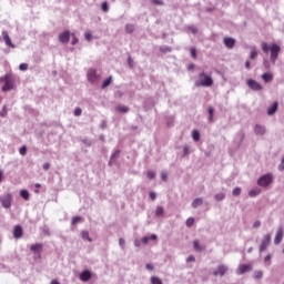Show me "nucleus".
I'll list each match as a JSON object with an SVG mask.
<instances>
[{"label": "nucleus", "instance_id": "f257e3e1", "mask_svg": "<svg viewBox=\"0 0 284 284\" xmlns=\"http://www.w3.org/2000/svg\"><path fill=\"white\" fill-rule=\"evenodd\" d=\"M261 48L262 51L265 52V54H267V52H271V62L273 63V65H276V60L278 59V54L281 52V45L276 43L270 44L267 42H262Z\"/></svg>", "mask_w": 284, "mask_h": 284}, {"label": "nucleus", "instance_id": "f03ea898", "mask_svg": "<svg viewBox=\"0 0 284 284\" xmlns=\"http://www.w3.org/2000/svg\"><path fill=\"white\" fill-rule=\"evenodd\" d=\"M212 85H214L212 77L205 74V72L199 74L195 81V88H212Z\"/></svg>", "mask_w": 284, "mask_h": 284}, {"label": "nucleus", "instance_id": "7ed1b4c3", "mask_svg": "<svg viewBox=\"0 0 284 284\" xmlns=\"http://www.w3.org/2000/svg\"><path fill=\"white\" fill-rule=\"evenodd\" d=\"M13 195L11 192H4L0 195V204L4 210H10L12 207Z\"/></svg>", "mask_w": 284, "mask_h": 284}, {"label": "nucleus", "instance_id": "20e7f679", "mask_svg": "<svg viewBox=\"0 0 284 284\" xmlns=\"http://www.w3.org/2000/svg\"><path fill=\"white\" fill-rule=\"evenodd\" d=\"M0 81H4L2 92H10V90L14 88V78L10 74H6L3 78H0Z\"/></svg>", "mask_w": 284, "mask_h": 284}, {"label": "nucleus", "instance_id": "39448f33", "mask_svg": "<svg viewBox=\"0 0 284 284\" xmlns=\"http://www.w3.org/2000/svg\"><path fill=\"white\" fill-rule=\"evenodd\" d=\"M272 181H274V176L271 173H267V174L262 175L257 180V185H260V187H268V185L272 183Z\"/></svg>", "mask_w": 284, "mask_h": 284}, {"label": "nucleus", "instance_id": "423d86ee", "mask_svg": "<svg viewBox=\"0 0 284 284\" xmlns=\"http://www.w3.org/2000/svg\"><path fill=\"white\" fill-rule=\"evenodd\" d=\"M87 78L89 83H99V81L101 80V73H99V71H97L95 69H89Z\"/></svg>", "mask_w": 284, "mask_h": 284}, {"label": "nucleus", "instance_id": "0eeeda50", "mask_svg": "<svg viewBox=\"0 0 284 284\" xmlns=\"http://www.w3.org/2000/svg\"><path fill=\"white\" fill-rule=\"evenodd\" d=\"M246 83L248 88H251V90H254L255 92H261V90H263V85H261V83L256 82V80L254 79H248Z\"/></svg>", "mask_w": 284, "mask_h": 284}, {"label": "nucleus", "instance_id": "6e6552de", "mask_svg": "<svg viewBox=\"0 0 284 284\" xmlns=\"http://www.w3.org/2000/svg\"><path fill=\"white\" fill-rule=\"evenodd\" d=\"M272 241V235L271 234H266L264 235L261 244H260V252H265V250H267V245H270V242Z\"/></svg>", "mask_w": 284, "mask_h": 284}, {"label": "nucleus", "instance_id": "1a4fd4ad", "mask_svg": "<svg viewBox=\"0 0 284 284\" xmlns=\"http://www.w3.org/2000/svg\"><path fill=\"white\" fill-rule=\"evenodd\" d=\"M227 265L221 264L215 271H213V276H223L224 274H227Z\"/></svg>", "mask_w": 284, "mask_h": 284}, {"label": "nucleus", "instance_id": "9d476101", "mask_svg": "<svg viewBox=\"0 0 284 284\" xmlns=\"http://www.w3.org/2000/svg\"><path fill=\"white\" fill-rule=\"evenodd\" d=\"M70 37L71 33L69 30L63 31L62 33L59 34L60 43H70Z\"/></svg>", "mask_w": 284, "mask_h": 284}, {"label": "nucleus", "instance_id": "9b49d317", "mask_svg": "<svg viewBox=\"0 0 284 284\" xmlns=\"http://www.w3.org/2000/svg\"><path fill=\"white\" fill-rule=\"evenodd\" d=\"M2 39L9 48H17L14 43H12V40L10 39V34H8V31H2Z\"/></svg>", "mask_w": 284, "mask_h": 284}, {"label": "nucleus", "instance_id": "f8f14e48", "mask_svg": "<svg viewBox=\"0 0 284 284\" xmlns=\"http://www.w3.org/2000/svg\"><path fill=\"white\" fill-rule=\"evenodd\" d=\"M283 241V227H277L275 239H274V244L275 245H281V242Z\"/></svg>", "mask_w": 284, "mask_h": 284}, {"label": "nucleus", "instance_id": "ddd939ff", "mask_svg": "<svg viewBox=\"0 0 284 284\" xmlns=\"http://www.w3.org/2000/svg\"><path fill=\"white\" fill-rule=\"evenodd\" d=\"M223 43L226 48H229V50H232V48H234V45H236V40L234 38H224L223 39Z\"/></svg>", "mask_w": 284, "mask_h": 284}, {"label": "nucleus", "instance_id": "4468645a", "mask_svg": "<svg viewBox=\"0 0 284 284\" xmlns=\"http://www.w3.org/2000/svg\"><path fill=\"white\" fill-rule=\"evenodd\" d=\"M254 132H255L256 136L265 135V132H266L265 125L255 124Z\"/></svg>", "mask_w": 284, "mask_h": 284}, {"label": "nucleus", "instance_id": "2eb2a0df", "mask_svg": "<svg viewBox=\"0 0 284 284\" xmlns=\"http://www.w3.org/2000/svg\"><path fill=\"white\" fill-rule=\"evenodd\" d=\"M90 278H92V273L88 270H84L80 274V281H82V283H88V281H90Z\"/></svg>", "mask_w": 284, "mask_h": 284}, {"label": "nucleus", "instance_id": "dca6fc26", "mask_svg": "<svg viewBox=\"0 0 284 284\" xmlns=\"http://www.w3.org/2000/svg\"><path fill=\"white\" fill-rule=\"evenodd\" d=\"M23 236V229H21L20 225L14 226L13 229V237L14 239H21Z\"/></svg>", "mask_w": 284, "mask_h": 284}, {"label": "nucleus", "instance_id": "f3484780", "mask_svg": "<svg viewBox=\"0 0 284 284\" xmlns=\"http://www.w3.org/2000/svg\"><path fill=\"white\" fill-rule=\"evenodd\" d=\"M276 110H278V102H274V103L267 109V114H268V116H272L273 114H276Z\"/></svg>", "mask_w": 284, "mask_h": 284}, {"label": "nucleus", "instance_id": "a211bd4d", "mask_svg": "<svg viewBox=\"0 0 284 284\" xmlns=\"http://www.w3.org/2000/svg\"><path fill=\"white\" fill-rule=\"evenodd\" d=\"M120 154H121V150H115L110 158L109 165H114V163H116L115 159H119Z\"/></svg>", "mask_w": 284, "mask_h": 284}, {"label": "nucleus", "instance_id": "6ab92c4d", "mask_svg": "<svg viewBox=\"0 0 284 284\" xmlns=\"http://www.w3.org/2000/svg\"><path fill=\"white\" fill-rule=\"evenodd\" d=\"M158 236L156 234H152L151 236H144L141 239V242L143 243V245H148V243H150V241H156Z\"/></svg>", "mask_w": 284, "mask_h": 284}, {"label": "nucleus", "instance_id": "aec40b11", "mask_svg": "<svg viewBox=\"0 0 284 284\" xmlns=\"http://www.w3.org/2000/svg\"><path fill=\"white\" fill-rule=\"evenodd\" d=\"M262 79L265 83H270L274 80V75L270 72L263 73Z\"/></svg>", "mask_w": 284, "mask_h": 284}, {"label": "nucleus", "instance_id": "412c9836", "mask_svg": "<svg viewBox=\"0 0 284 284\" xmlns=\"http://www.w3.org/2000/svg\"><path fill=\"white\" fill-rule=\"evenodd\" d=\"M191 205L194 210H196V207H201V205H203V197L194 199Z\"/></svg>", "mask_w": 284, "mask_h": 284}, {"label": "nucleus", "instance_id": "4be33fe9", "mask_svg": "<svg viewBox=\"0 0 284 284\" xmlns=\"http://www.w3.org/2000/svg\"><path fill=\"white\" fill-rule=\"evenodd\" d=\"M116 112H120L121 114H128L130 112V109L125 105H118L115 108Z\"/></svg>", "mask_w": 284, "mask_h": 284}, {"label": "nucleus", "instance_id": "5701e85b", "mask_svg": "<svg viewBox=\"0 0 284 284\" xmlns=\"http://www.w3.org/2000/svg\"><path fill=\"white\" fill-rule=\"evenodd\" d=\"M209 123H214V108H207Z\"/></svg>", "mask_w": 284, "mask_h": 284}, {"label": "nucleus", "instance_id": "b1692460", "mask_svg": "<svg viewBox=\"0 0 284 284\" xmlns=\"http://www.w3.org/2000/svg\"><path fill=\"white\" fill-rule=\"evenodd\" d=\"M258 194H261V189L258 187H254L251 191H248V196H251L252 199L258 196Z\"/></svg>", "mask_w": 284, "mask_h": 284}, {"label": "nucleus", "instance_id": "393cba45", "mask_svg": "<svg viewBox=\"0 0 284 284\" xmlns=\"http://www.w3.org/2000/svg\"><path fill=\"white\" fill-rule=\"evenodd\" d=\"M30 250L37 254V252H41V250H43V244H32Z\"/></svg>", "mask_w": 284, "mask_h": 284}, {"label": "nucleus", "instance_id": "a878e982", "mask_svg": "<svg viewBox=\"0 0 284 284\" xmlns=\"http://www.w3.org/2000/svg\"><path fill=\"white\" fill-rule=\"evenodd\" d=\"M20 196L24 199V201H30V192L28 190H21Z\"/></svg>", "mask_w": 284, "mask_h": 284}, {"label": "nucleus", "instance_id": "bb28decb", "mask_svg": "<svg viewBox=\"0 0 284 284\" xmlns=\"http://www.w3.org/2000/svg\"><path fill=\"white\" fill-rule=\"evenodd\" d=\"M248 270H250V265H247V264H242V265H240V267H239V274H245V272H248Z\"/></svg>", "mask_w": 284, "mask_h": 284}, {"label": "nucleus", "instance_id": "cd10ccee", "mask_svg": "<svg viewBox=\"0 0 284 284\" xmlns=\"http://www.w3.org/2000/svg\"><path fill=\"white\" fill-rule=\"evenodd\" d=\"M192 139L193 141H201V133L199 132V130L192 131Z\"/></svg>", "mask_w": 284, "mask_h": 284}, {"label": "nucleus", "instance_id": "c85d7f7f", "mask_svg": "<svg viewBox=\"0 0 284 284\" xmlns=\"http://www.w3.org/2000/svg\"><path fill=\"white\" fill-rule=\"evenodd\" d=\"M81 236L84 241H88L89 243H92V240L90 239V233L88 231H82Z\"/></svg>", "mask_w": 284, "mask_h": 284}, {"label": "nucleus", "instance_id": "c756f323", "mask_svg": "<svg viewBox=\"0 0 284 284\" xmlns=\"http://www.w3.org/2000/svg\"><path fill=\"white\" fill-rule=\"evenodd\" d=\"M193 250H195V252H203V246H201L199 241H194L193 242Z\"/></svg>", "mask_w": 284, "mask_h": 284}, {"label": "nucleus", "instance_id": "7c9ffc66", "mask_svg": "<svg viewBox=\"0 0 284 284\" xmlns=\"http://www.w3.org/2000/svg\"><path fill=\"white\" fill-rule=\"evenodd\" d=\"M165 209L163 206H158L155 210V216H163Z\"/></svg>", "mask_w": 284, "mask_h": 284}, {"label": "nucleus", "instance_id": "2f4dec72", "mask_svg": "<svg viewBox=\"0 0 284 284\" xmlns=\"http://www.w3.org/2000/svg\"><path fill=\"white\" fill-rule=\"evenodd\" d=\"M110 83H112V77L106 78L103 83H102V90H105V88H108L110 85Z\"/></svg>", "mask_w": 284, "mask_h": 284}, {"label": "nucleus", "instance_id": "473e14b6", "mask_svg": "<svg viewBox=\"0 0 284 284\" xmlns=\"http://www.w3.org/2000/svg\"><path fill=\"white\" fill-rule=\"evenodd\" d=\"M125 32L126 34H132L134 32V24H125Z\"/></svg>", "mask_w": 284, "mask_h": 284}, {"label": "nucleus", "instance_id": "72a5a7b5", "mask_svg": "<svg viewBox=\"0 0 284 284\" xmlns=\"http://www.w3.org/2000/svg\"><path fill=\"white\" fill-rule=\"evenodd\" d=\"M256 57H258V51L256 50V47H253L251 49L250 59H255Z\"/></svg>", "mask_w": 284, "mask_h": 284}, {"label": "nucleus", "instance_id": "f704fd0d", "mask_svg": "<svg viewBox=\"0 0 284 284\" xmlns=\"http://www.w3.org/2000/svg\"><path fill=\"white\" fill-rule=\"evenodd\" d=\"M150 281L151 284H163V281H161V278H159L158 276H152Z\"/></svg>", "mask_w": 284, "mask_h": 284}, {"label": "nucleus", "instance_id": "c9c22d12", "mask_svg": "<svg viewBox=\"0 0 284 284\" xmlns=\"http://www.w3.org/2000/svg\"><path fill=\"white\" fill-rule=\"evenodd\" d=\"M160 52H172V47L169 45H162L160 47Z\"/></svg>", "mask_w": 284, "mask_h": 284}, {"label": "nucleus", "instance_id": "e433bc0d", "mask_svg": "<svg viewBox=\"0 0 284 284\" xmlns=\"http://www.w3.org/2000/svg\"><path fill=\"white\" fill-rule=\"evenodd\" d=\"M224 199H225V193L220 192V193L215 194L216 201H223Z\"/></svg>", "mask_w": 284, "mask_h": 284}, {"label": "nucleus", "instance_id": "4c0bfd02", "mask_svg": "<svg viewBox=\"0 0 284 284\" xmlns=\"http://www.w3.org/2000/svg\"><path fill=\"white\" fill-rule=\"evenodd\" d=\"M243 139H245V133L240 132L236 135V140L239 141V143H243Z\"/></svg>", "mask_w": 284, "mask_h": 284}, {"label": "nucleus", "instance_id": "58836bf2", "mask_svg": "<svg viewBox=\"0 0 284 284\" xmlns=\"http://www.w3.org/2000/svg\"><path fill=\"white\" fill-rule=\"evenodd\" d=\"M186 227H192L194 225V217H189L185 222Z\"/></svg>", "mask_w": 284, "mask_h": 284}, {"label": "nucleus", "instance_id": "ea45409f", "mask_svg": "<svg viewBox=\"0 0 284 284\" xmlns=\"http://www.w3.org/2000/svg\"><path fill=\"white\" fill-rule=\"evenodd\" d=\"M71 37H72L71 45H77V43H79V38H77L74 33H71Z\"/></svg>", "mask_w": 284, "mask_h": 284}, {"label": "nucleus", "instance_id": "a19ab883", "mask_svg": "<svg viewBox=\"0 0 284 284\" xmlns=\"http://www.w3.org/2000/svg\"><path fill=\"white\" fill-rule=\"evenodd\" d=\"M155 176H156V173H155L154 171H148V172H146V178H148V179L152 180V179H154Z\"/></svg>", "mask_w": 284, "mask_h": 284}, {"label": "nucleus", "instance_id": "79ce46f5", "mask_svg": "<svg viewBox=\"0 0 284 284\" xmlns=\"http://www.w3.org/2000/svg\"><path fill=\"white\" fill-rule=\"evenodd\" d=\"M241 192H242V190H241V187H235L234 190H233V196H241Z\"/></svg>", "mask_w": 284, "mask_h": 284}, {"label": "nucleus", "instance_id": "37998d69", "mask_svg": "<svg viewBox=\"0 0 284 284\" xmlns=\"http://www.w3.org/2000/svg\"><path fill=\"white\" fill-rule=\"evenodd\" d=\"M190 154V145L183 146V156H187Z\"/></svg>", "mask_w": 284, "mask_h": 284}, {"label": "nucleus", "instance_id": "c03bdc74", "mask_svg": "<svg viewBox=\"0 0 284 284\" xmlns=\"http://www.w3.org/2000/svg\"><path fill=\"white\" fill-rule=\"evenodd\" d=\"M7 108H8V106L3 105L2 112H0V116H2V118L8 116V109H7Z\"/></svg>", "mask_w": 284, "mask_h": 284}, {"label": "nucleus", "instance_id": "a18cd8bd", "mask_svg": "<svg viewBox=\"0 0 284 284\" xmlns=\"http://www.w3.org/2000/svg\"><path fill=\"white\" fill-rule=\"evenodd\" d=\"M19 152H20L21 156H26V154H28V148L22 146V148H20Z\"/></svg>", "mask_w": 284, "mask_h": 284}, {"label": "nucleus", "instance_id": "49530a36", "mask_svg": "<svg viewBox=\"0 0 284 284\" xmlns=\"http://www.w3.org/2000/svg\"><path fill=\"white\" fill-rule=\"evenodd\" d=\"M119 245L122 250H125V240H123V237L119 239Z\"/></svg>", "mask_w": 284, "mask_h": 284}, {"label": "nucleus", "instance_id": "de8ad7c7", "mask_svg": "<svg viewBox=\"0 0 284 284\" xmlns=\"http://www.w3.org/2000/svg\"><path fill=\"white\" fill-rule=\"evenodd\" d=\"M19 70H21V72H26V70H28V63H21L19 65Z\"/></svg>", "mask_w": 284, "mask_h": 284}, {"label": "nucleus", "instance_id": "09e8293b", "mask_svg": "<svg viewBox=\"0 0 284 284\" xmlns=\"http://www.w3.org/2000/svg\"><path fill=\"white\" fill-rule=\"evenodd\" d=\"M101 8H102L103 12H108V10H110L108 2H102Z\"/></svg>", "mask_w": 284, "mask_h": 284}, {"label": "nucleus", "instance_id": "8fccbe9b", "mask_svg": "<svg viewBox=\"0 0 284 284\" xmlns=\"http://www.w3.org/2000/svg\"><path fill=\"white\" fill-rule=\"evenodd\" d=\"M83 110H81V108H75L74 109V116H81Z\"/></svg>", "mask_w": 284, "mask_h": 284}, {"label": "nucleus", "instance_id": "3c124183", "mask_svg": "<svg viewBox=\"0 0 284 284\" xmlns=\"http://www.w3.org/2000/svg\"><path fill=\"white\" fill-rule=\"evenodd\" d=\"M82 143H84V145H88V148H90L92 145V140L90 139H83Z\"/></svg>", "mask_w": 284, "mask_h": 284}, {"label": "nucleus", "instance_id": "603ef678", "mask_svg": "<svg viewBox=\"0 0 284 284\" xmlns=\"http://www.w3.org/2000/svg\"><path fill=\"white\" fill-rule=\"evenodd\" d=\"M79 221H81V217L80 216H74V217H72L71 223H72V225H77V223H79Z\"/></svg>", "mask_w": 284, "mask_h": 284}, {"label": "nucleus", "instance_id": "864d4df0", "mask_svg": "<svg viewBox=\"0 0 284 284\" xmlns=\"http://www.w3.org/2000/svg\"><path fill=\"white\" fill-rule=\"evenodd\" d=\"M84 39H85L87 41H92V33L85 32V33H84Z\"/></svg>", "mask_w": 284, "mask_h": 284}, {"label": "nucleus", "instance_id": "5fc2aeb1", "mask_svg": "<svg viewBox=\"0 0 284 284\" xmlns=\"http://www.w3.org/2000/svg\"><path fill=\"white\" fill-rule=\"evenodd\" d=\"M263 65L266 70H270L271 65H270V61H267V59L263 60Z\"/></svg>", "mask_w": 284, "mask_h": 284}, {"label": "nucleus", "instance_id": "6e6d98bb", "mask_svg": "<svg viewBox=\"0 0 284 284\" xmlns=\"http://www.w3.org/2000/svg\"><path fill=\"white\" fill-rule=\"evenodd\" d=\"M189 30H190L193 34H196V33L199 32V29H196V27H194V26L189 27Z\"/></svg>", "mask_w": 284, "mask_h": 284}, {"label": "nucleus", "instance_id": "4d7b16f0", "mask_svg": "<svg viewBox=\"0 0 284 284\" xmlns=\"http://www.w3.org/2000/svg\"><path fill=\"white\" fill-rule=\"evenodd\" d=\"M194 261H196V257H194V255H190V256L186 258V263H194Z\"/></svg>", "mask_w": 284, "mask_h": 284}, {"label": "nucleus", "instance_id": "13d9d810", "mask_svg": "<svg viewBox=\"0 0 284 284\" xmlns=\"http://www.w3.org/2000/svg\"><path fill=\"white\" fill-rule=\"evenodd\" d=\"M255 278H263V271H256Z\"/></svg>", "mask_w": 284, "mask_h": 284}, {"label": "nucleus", "instance_id": "bf43d9fd", "mask_svg": "<svg viewBox=\"0 0 284 284\" xmlns=\"http://www.w3.org/2000/svg\"><path fill=\"white\" fill-rule=\"evenodd\" d=\"M161 179H162V181H168V172L166 171H163L161 173Z\"/></svg>", "mask_w": 284, "mask_h": 284}, {"label": "nucleus", "instance_id": "052dcab7", "mask_svg": "<svg viewBox=\"0 0 284 284\" xmlns=\"http://www.w3.org/2000/svg\"><path fill=\"white\" fill-rule=\"evenodd\" d=\"M141 243H142L141 240H139V239L134 240V246L135 247H141Z\"/></svg>", "mask_w": 284, "mask_h": 284}, {"label": "nucleus", "instance_id": "680f3d73", "mask_svg": "<svg viewBox=\"0 0 284 284\" xmlns=\"http://www.w3.org/2000/svg\"><path fill=\"white\" fill-rule=\"evenodd\" d=\"M191 55L193 59H196V49L191 48Z\"/></svg>", "mask_w": 284, "mask_h": 284}, {"label": "nucleus", "instance_id": "e2e57ef3", "mask_svg": "<svg viewBox=\"0 0 284 284\" xmlns=\"http://www.w3.org/2000/svg\"><path fill=\"white\" fill-rule=\"evenodd\" d=\"M253 227L256 230V229H258V227H261V221H255L254 223H253Z\"/></svg>", "mask_w": 284, "mask_h": 284}, {"label": "nucleus", "instance_id": "0e129e2a", "mask_svg": "<svg viewBox=\"0 0 284 284\" xmlns=\"http://www.w3.org/2000/svg\"><path fill=\"white\" fill-rule=\"evenodd\" d=\"M154 6H163V2L161 0H151Z\"/></svg>", "mask_w": 284, "mask_h": 284}, {"label": "nucleus", "instance_id": "69168bd1", "mask_svg": "<svg viewBox=\"0 0 284 284\" xmlns=\"http://www.w3.org/2000/svg\"><path fill=\"white\" fill-rule=\"evenodd\" d=\"M270 261H272V255H266L264 257V263H270Z\"/></svg>", "mask_w": 284, "mask_h": 284}, {"label": "nucleus", "instance_id": "338daca9", "mask_svg": "<svg viewBox=\"0 0 284 284\" xmlns=\"http://www.w3.org/2000/svg\"><path fill=\"white\" fill-rule=\"evenodd\" d=\"M145 267L149 272H152V270H154V266L152 264H146Z\"/></svg>", "mask_w": 284, "mask_h": 284}, {"label": "nucleus", "instance_id": "774afa93", "mask_svg": "<svg viewBox=\"0 0 284 284\" xmlns=\"http://www.w3.org/2000/svg\"><path fill=\"white\" fill-rule=\"evenodd\" d=\"M278 170H280V172H283V171H284V164H283V162H281V164L278 165Z\"/></svg>", "mask_w": 284, "mask_h": 284}]
</instances>
